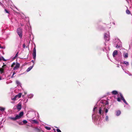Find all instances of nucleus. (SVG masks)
Listing matches in <instances>:
<instances>
[{
    "mask_svg": "<svg viewBox=\"0 0 132 132\" xmlns=\"http://www.w3.org/2000/svg\"><path fill=\"white\" fill-rule=\"evenodd\" d=\"M17 32L20 38L21 39L22 37V29L20 28H18L17 30Z\"/></svg>",
    "mask_w": 132,
    "mask_h": 132,
    "instance_id": "1",
    "label": "nucleus"
},
{
    "mask_svg": "<svg viewBox=\"0 0 132 132\" xmlns=\"http://www.w3.org/2000/svg\"><path fill=\"white\" fill-rule=\"evenodd\" d=\"M104 38L106 41H108L110 39L109 33L108 32L107 33H105L104 35Z\"/></svg>",
    "mask_w": 132,
    "mask_h": 132,
    "instance_id": "2",
    "label": "nucleus"
},
{
    "mask_svg": "<svg viewBox=\"0 0 132 132\" xmlns=\"http://www.w3.org/2000/svg\"><path fill=\"white\" fill-rule=\"evenodd\" d=\"M105 109V108H104L102 107H100L98 108V113L100 115L104 113V110Z\"/></svg>",
    "mask_w": 132,
    "mask_h": 132,
    "instance_id": "3",
    "label": "nucleus"
},
{
    "mask_svg": "<svg viewBox=\"0 0 132 132\" xmlns=\"http://www.w3.org/2000/svg\"><path fill=\"white\" fill-rule=\"evenodd\" d=\"M32 55L33 58L35 60L36 58V51L35 46L33 49V53H32Z\"/></svg>",
    "mask_w": 132,
    "mask_h": 132,
    "instance_id": "4",
    "label": "nucleus"
},
{
    "mask_svg": "<svg viewBox=\"0 0 132 132\" xmlns=\"http://www.w3.org/2000/svg\"><path fill=\"white\" fill-rule=\"evenodd\" d=\"M20 64L19 63H17L15 67L13 68V69L14 70H17L20 67Z\"/></svg>",
    "mask_w": 132,
    "mask_h": 132,
    "instance_id": "5",
    "label": "nucleus"
},
{
    "mask_svg": "<svg viewBox=\"0 0 132 132\" xmlns=\"http://www.w3.org/2000/svg\"><path fill=\"white\" fill-rule=\"evenodd\" d=\"M120 96L121 98L123 101V102L125 103L126 105H128V104L127 103L125 100L124 99L122 95L120 93Z\"/></svg>",
    "mask_w": 132,
    "mask_h": 132,
    "instance_id": "6",
    "label": "nucleus"
},
{
    "mask_svg": "<svg viewBox=\"0 0 132 132\" xmlns=\"http://www.w3.org/2000/svg\"><path fill=\"white\" fill-rule=\"evenodd\" d=\"M17 108L18 110L19 111L21 109V104L20 103H19L17 105Z\"/></svg>",
    "mask_w": 132,
    "mask_h": 132,
    "instance_id": "7",
    "label": "nucleus"
},
{
    "mask_svg": "<svg viewBox=\"0 0 132 132\" xmlns=\"http://www.w3.org/2000/svg\"><path fill=\"white\" fill-rule=\"evenodd\" d=\"M118 51L117 50H115L114 51L113 53V57H115V55L117 54Z\"/></svg>",
    "mask_w": 132,
    "mask_h": 132,
    "instance_id": "8",
    "label": "nucleus"
},
{
    "mask_svg": "<svg viewBox=\"0 0 132 132\" xmlns=\"http://www.w3.org/2000/svg\"><path fill=\"white\" fill-rule=\"evenodd\" d=\"M123 63L124 64H125L126 66H128L129 65V62L126 61H124Z\"/></svg>",
    "mask_w": 132,
    "mask_h": 132,
    "instance_id": "9",
    "label": "nucleus"
},
{
    "mask_svg": "<svg viewBox=\"0 0 132 132\" xmlns=\"http://www.w3.org/2000/svg\"><path fill=\"white\" fill-rule=\"evenodd\" d=\"M6 65H4V66H2V67L3 68L4 66H6ZM4 69L3 68H0V72H1V73H2L4 72Z\"/></svg>",
    "mask_w": 132,
    "mask_h": 132,
    "instance_id": "10",
    "label": "nucleus"
},
{
    "mask_svg": "<svg viewBox=\"0 0 132 132\" xmlns=\"http://www.w3.org/2000/svg\"><path fill=\"white\" fill-rule=\"evenodd\" d=\"M33 67V65L31 66H30V67H29L27 69V70L26 71L27 72H29L32 68Z\"/></svg>",
    "mask_w": 132,
    "mask_h": 132,
    "instance_id": "11",
    "label": "nucleus"
},
{
    "mask_svg": "<svg viewBox=\"0 0 132 132\" xmlns=\"http://www.w3.org/2000/svg\"><path fill=\"white\" fill-rule=\"evenodd\" d=\"M112 93L113 95H117L118 94L117 91L116 90H114L112 92Z\"/></svg>",
    "mask_w": 132,
    "mask_h": 132,
    "instance_id": "12",
    "label": "nucleus"
},
{
    "mask_svg": "<svg viewBox=\"0 0 132 132\" xmlns=\"http://www.w3.org/2000/svg\"><path fill=\"white\" fill-rule=\"evenodd\" d=\"M121 113V112L120 110H118L116 112V115L117 116H119Z\"/></svg>",
    "mask_w": 132,
    "mask_h": 132,
    "instance_id": "13",
    "label": "nucleus"
},
{
    "mask_svg": "<svg viewBox=\"0 0 132 132\" xmlns=\"http://www.w3.org/2000/svg\"><path fill=\"white\" fill-rule=\"evenodd\" d=\"M16 82L18 86L20 85L21 86V84L19 81L18 80H16Z\"/></svg>",
    "mask_w": 132,
    "mask_h": 132,
    "instance_id": "14",
    "label": "nucleus"
},
{
    "mask_svg": "<svg viewBox=\"0 0 132 132\" xmlns=\"http://www.w3.org/2000/svg\"><path fill=\"white\" fill-rule=\"evenodd\" d=\"M123 57L125 58H127L128 57V54L127 53H126L123 54Z\"/></svg>",
    "mask_w": 132,
    "mask_h": 132,
    "instance_id": "15",
    "label": "nucleus"
},
{
    "mask_svg": "<svg viewBox=\"0 0 132 132\" xmlns=\"http://www.w3.org/2000/svg\"><path fill=\"white\" fill-rule=\"evenodd\" d=\"M5 110V108H4L0 107V110H1L2 112L4 111Z\"/></svg>",
    "mask_w": 132,
    "mask_h": 132,
    "instance_id": "16",
    "label": "nucleus"
},
{
    "mask_svg": "<svg viewBox=\"0 0 132 132\" xmlns=\"http://www.w3.org/2000/svg\"><path fill=\"white\" fill-rule=\"evenodd\" d=\"M22 95V94L21 93H19L18 95H16L17 97H18V98H19L21 97Z\"/></svg>",
    "mask_w": 132,
    "mask_h": 132,
    "instance_id": "17",
    "label": "nucleus"
},
{
    "mask_svg": "<svg viewBox=\"0 0 132 132\" xmlns=\"http://www.w3.org/2000/svg\"><path fill=\"white\" fill-rule=\"evenodd\" d=\"M21 117L19 115H16L15 116V118L16 119H20Z\"/></svg>",
    "mask_w": 132,
    "mask_h": 132,
    "instance_id": "18",
    "label": "nucleus"
},
{
    "mask_svg": "<svg viewBox=\"0 0 132 132\" xmlns=\"http://www.w3.org/2000/svg\"><path fill=\"white\" fill-rule=\"evenodd\" d=\"M9 118L10 119H11L15 121V120H16L15 118V117H10Z\"/></svg>",
    "mask_w": 132,
    "mask_h": 132,
    "instance_id": "19",
    "label": "nucleus"
},
{
    "mask_svg": "<svg viewBox=\"0 0 132 132\" xmlns=\"http://www.w3.org/2000/svg\"><path fill=\"white\" fill-rule=\"evenodd\" d=\"M24 114V112H21L19 114V115L20 116V117H21L22 116H23Z\"/></svg>",
    "mask_w": 132,
    "mask_h": 132,
    "instance_id": "20",
    "label": "nucleus"
},
{
    "mask_svg": "<svg viewBox=\"0 0 132 132\" xmlns=\"http://www.w3.org/2000/svg\"><path fill=\"white\" fill-rule=\"evenodd\" d=\"M32 123H38V122L36 120H32Z\"/></svg>",
    "mask_w": 132,
    "mask_h": 132,
    "instance_id": "21",
    "label": "nucleus"
},
{
    "mask_svg": "<svg viewBox=\"0 0 132 132\" xmlns=\"http://www.w3.org/2000/svg\"><path fill=\"white\" fill-rule=\"evenodd\" d=\"M45 128L48 130H50L51 129V128L49 127L46 126L45 127Z\"/></svg>",
    "mask_w": 132,
    "mask_h": 132,
    "instance_id": "22",
    "label": "nucleus"
},
{
    "mask_svg": "<svg viewBox=\"0 0 132 132\" xmlns=\"http://www.w3.org/2000/svg\"><path fill=\"white\" fill-rule=\"evenodd\" d=\"M33 95L32 94H30L28 96V97L29 98H31L33 96Z\"/></svg>",
    "mask_w": 132,
    "mask_h": 132,
    "instance_id": "23",
    "label": "nucleus"
},
{
    "mask_svg": "<svg viewBox=\"0 0 132 132\" xmlns=\"http://www.w3.org/2000/svg\"><path fill=\"white\" fill-rule=\"evenodd\" d=\"M126 12V13L128 14H130V11L128 10H127Z\"/></svg>",
    "mask_w": 132,
    "mask_h": 132,
    "instance_id": "24",
    "label": "nucleus"
},
{
    "mask_svg": "<svg viewBox=\"0 0 132 132\" xmlns=\"http://www.w3.org/2000/svg\"><path fill=\"white\" fill-rule=\"evenodd\" d=\"M121 47V45H117V46H116V47L117 48H120V47Z\"/></svg>",
    "mask_w": 132,
    "mask_h": 132,
    "instance_id": "25",
    "label": "nucleus"
},
{
    "mask_svg": "<svg viewBox=\"0 0 132 132\" xmlns=\"http://www.w3.org/2000/svg\"><path fill=\"white\" fill-rule=\"evenodd\" d=\"M105 120L106 121H108V117L107 116H106Z\"/></svg>",
    "mask_w": 132,
    "mask_h": 132,
    "instance_id": "26",
    "label": "nucleus"
},
{
    "mask_svg": "<svg viewBox=\"0 0 132 132\" xmlns=\"http://www.w3.org/2000/svg\"><path fill=\"white\" fill-rule=\"evenodd\" d=\"M23 123L24 124L26 123L27 122L26 120H24L23 121Z\"/></svg>",
    "mask_w": 132,
    "mask_h": 132,
    "instance_id": "27",
    "label": "nucleus"
},
{
    "mask_svg": "<svg viewBox=\"0 0 132 132\" xmlns=\"http://www.w3.org/2000/svg\"><path fill=\"white\" fill-rule=\"evenodd\" d=\"M16 74V73L14 71L13 73V75L11 77V78H13L14 76V75Z\"/></svg>",
    "mask_w": 132,
    "mask_h": 132,
    "instance_id": "28",
    "label": "nucleus"
},
{
    "mask_svg": "<svg viewBox=\"0 0 132 132\" xmlns=\"http://www.w3.org/2000/svg\"><path fill=\"white\" fill-rule=\"evenodd\" d=\"M17 97V96H16V95L14 97V98H12V100H13V101H15L16 100V98Z\"/></svg>",
    "mask_w": 132,
    "mask_h": 132,
    "instance_id": "29",
    "label": "nucleus"
},
{
    "mask_svg": "<svg viewBox=\"0 0 132 132\" xmlns=\"http://www.w3.org/2000/svg\"><path fill=\"white\" fill-rule=\"evenodd\" d=\"M56 131L57 132H61V130L59 129H57Z\"/></svg>",
    "mask_w": 132,
    "mask_h": 132,
    "instance_id": "30",
    "label": "nucleus"
},
{
    "mask_svg": "<svg viewBox=\"0 0 132 132\" xmlns=\"http://www.w3.org/2000/svg\"><path fill=\"white\" fill-rule=\"evenodd\" d=\"M5 12L6 13H9V12L6 9H5Z\"/></svg>",
    "mask_w": 132,
    "mask_h": 132,
    "instance_id": "31",
    "label": "nucleus"
},
{
    "mask_svg": "<svg viewBox=\"0 0 132 132\" xmlns=\"http://www.w3.org/2000/svg\"><path fill=\"white\" fill-rule=\"evenodd\" d=\"M117 100L118 102H120V99L119 97H118L117 98Z\"/></svg>",
    "mask_w": 132,
    "mask_h": 132,
    "instance_id": "32",
    "label": "nucleus"
},
{
    "mask_svg": "<svg viewBox=\"0 0 132 132\" xmlns=\"http://www.w3.org/2000/svg\"><path fill=\"white\" fill-rule=\"evenodd\" d=\"M15 65V63L14 62L13 63L12 65H11V67H13L14 65Z\"/></svg>",
    "mask_w": 132,
    "mask_h": 132,
    "instance_id": "33",
    "label": "nucleus"
},
{
    "mask_svg": "<svg viewBox=\"0 0 132 132\" xmlns=\"http://www.w3.org/2000/svg\"><path fill=\"white\" fill-rule=\"evenodd\" d=\"M96 108V107H94V108L93 109V112H94L95 109Z\"/></svg>",
    "mask_w": 132,
    "mask_h": 132,
    "instance_id": "34",
    "label": "nucleus"
},
{
    "mask_svg": "<svg viewBox=\"0 0 132 132\" xmlns=\"http://www.w3.org/2000/svg\"><path fill=\"white\" fill-rule=\"evenodd\" d=\"M108 110L107 109H106L105 110V112L106 113H107L108 112Z\"/></svg>",
    "mask_w": 132,
    "mask_h": 132,
    "instance_id": "35",
    "label": "nucleus"
},
{
    "mask_svg": "<svg viewBox=\"0 0 132 132\" xmlns=\"http://www.w3.org/2000/svg\"><path fill=\"white\" fill-rule=\"evenodd\" d=\"M19 52H18L16 54L15 56V57H17L18 56V54Z\"/></svg>",
    "mask_w": 132,
    "mask_h": 132,
    "instance_id": "36",
    "label": "nucleus"
},
{
    "mask_svg": "<svg viewBox=\"0 0 132 132\" xmlns=\"http://www.w3.org/2000/svg\"><path fill=\"white\" fill-rule=\"evenodd\" d=\"M19 123L20 125H23V123L22 122H19Z\"/></svg>",
    "mask_w": 132,
    "mask_h": 132,
    "instance_id": "37",
    "label": "nucleus"
},
{
    "mask_svg": "<svg viewBox=\"0 0 132 132\" xmlns=\"http://www.w3.org/2000/svg\"><path fill=\"white\" fill-rule=\"evenodd\" d=\"M23 48H25V44H23Z\"/></svg>",
    "mask_w": 132,
    "mask_h": 132,
    "instance_id": "38",
    "label": "nucleus"
},
{
    "mask_svg": "<svg viewBox=\"0 0 132 132\" xmlns=\"http://www.w3.org/2000/svg\"><path fill=\"white\" fill-rule=\"evenodd\" d=\"M128 74L129 76H131L132 75L130 73H128Z\"/></svg>",
    "mask_w": 132,
    "mask_h": 132,
    "instance_id": "39",
    "label": "nucleus"
},
{
    "mask_svg": "<svg viewBox=\"0 0 132 132\" xmlns=\"http://www.w3.org/2000/svg\"><path fill=\"white\" fill-rule=\"evenodd\" d=\"M94 113L93 114H92V118H93V117H94Z\"/></svg>",
    "mask_w": 132,
    "mask_h": 132,
    "instance_id": "40",
    "label": "nucleus"
},
{
    "mask_svg": "<svg viewBox=\"0 0 132 132\" xmlns=\"http://www.w3.org/2000/svg\"><path fill=\"white\" fill-rule=\"evenodd\" d=\"M31 61L32 62V63H34V60H32Z\"/></svg>",
    "mask_w": 132,
    "mask_h": 132,
    "instance_id": "41",
    "label": "nucleus"
},
{
    "mask_svg": "<svg viewBox=\"0 0 132 132\" xmlns=\"http://www.w3.org/2000/svg\"><path fill=\"white\" fill-rule=\"evenodd\" d=\"M0 48H2V47H1V45H0Z\"/></svg>",
    "mask_w": 132,
    "mask_h": 132,
    "instance_id": "42",
    "label": "nucleus"
},
{
    "mask_svg": "<svg viewBox=\"0 0 132 132\" xmlns=\"http://www.w3.org/2000/svg\"><path fill=\"white\" fill-rule=\"evenodd\" d=\"M2 79L0 77V80Z\"/></svg>",
    "mask_w": 132,
    "mask_h": 132,
    "instance_id": "43",
    "label": "nucleus"
},
{
    "mask_svg": "<svg viewBox=\"0 0 132 132\" xmlns=\"http://www.w3.org/2000/svg\"><path fill=\"white\" fill-rule=\"evenodd\" d=\"M126 0L127 1V2H128V0Z\"/></svg>",
    "mask_w": 132,
    "mask_h": 132,
    "instance_id": "44",
    "label": "nucleus"
},
{
    "mask_svg": "<svg viewBox=\"0 0 132 132\" xmlns=\"http://www.w3.org/2000/svg\"><path fill=\"white\" fill-rule=\"evenodd\" d=\"M21 26H23V25L22 24H21Z\"/></svg>",
    "mask_w": 132,
    "mask_h": 132,
    "instance_id": "45",
    "label": "nucleus"
},
{
    "mask_svg": "<svg viewBox=\"0 0 132 132\" xmlns=\"http://www.w3.org/2000/svg\"><path fill=\"white\" fill-rule=\"evenodd\" d=\"M122 69L123 70V67H122Z\"/></svg>",
    "mask_w": 132,
    "mask_h": 132,
    "instance_id": "46",
    "label": "nucleus"
},
{
    "mask_svg": "<svg viewBox=\"0 0 132 132\" xmlns=\"http://www.w3.org/2000/svg\"><path fill=\"white\" fill-rule=\"evenodd\" d=\"M3 60H4V61H5L6 60H5L4 59H3Z\"/></svg>",
    "mask_w": 132,
    "mask_h": 132,
    "instance_id": "47",
    "label": "nucleus"
},
{
    "mask_svg": "<svg viewBox=\"0 0 132 132\" xmlns=\"http://www.w3.org/2000/svg\"><path fill=\"white\" fill-rule=\"evenodd\" d=\"M113 23L114 24H115V23H114L113 22Z\"/></svg>",
    "mask_w": 132,
    "mask_h": 132,
    "instance_id": "48",
    "label": "nucleus"
},
{
    "mask_svg": "<svg viewBox=\"0 0 132 132\" xmlns=\"http://www.w3.org/2000/svg\"><path fill=\"white\" fill-rule=\"evenodd\" d=\"M1 60V58H0V60Z\"/></svg>",
    "mask_w": 132,
    "mask_h": 132,
    "instance_id": "49",
    "label": "nucleus"
},
{
    "mask_svg": "<svg viewBox=\"0 0 132 132\" xmlns=\"http://www.w3.org/2000/svg\"><path fill=\"white\" fill-rule=\"evenodd\" d=\"M1 3L0 2V3Z\"/></svg>",
    "mask_w": 132,
    "mask_h": 132,
    "instance_id": "50",
    "label": "nucleus"
}]
</instances>
